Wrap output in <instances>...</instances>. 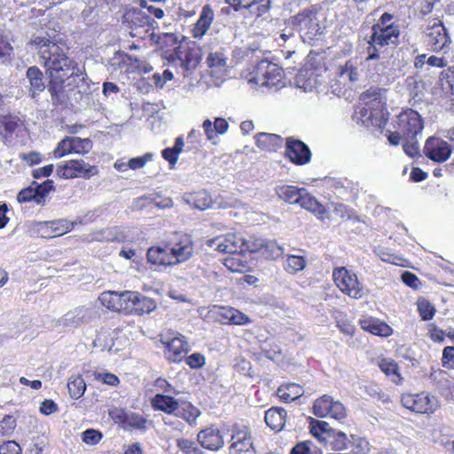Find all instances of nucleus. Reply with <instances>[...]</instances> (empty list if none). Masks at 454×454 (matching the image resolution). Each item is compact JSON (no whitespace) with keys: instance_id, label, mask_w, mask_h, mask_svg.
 <instances>
[{"instance_id":"obj_14","label":"nucleus","mask_w":454,"mask_h":454,"mask_svg":"<svg viewBox=\"0 0 454 454\" xmlns=\"http://www.w3.org/2000/svg\"><path fill=\"white\" fill-rule=\"evenodd\" d=\"M423 152L427 157L435 162H444L451 155V146L437 137H429L424 145Z\"/></svg>"},{"instance_id":"obj_58","label":"nucleus","mask_w":454,"mask_h":454,"mask_svg":"<svg viewBox=\"0 0 454 454\" xmlns=\"http://www.w3.org/2000/svg\"><path fill=\"white\" fill-rule=\"evenodd\" d=\"M17 121L14 118L9 116L0 117V134L12 133L17 128Z\"/></svg>"},{"instance_id":"obj_21","label":"nucleus","mask_w":454,"mask_h":454,"mask_svg":"<svg viewBox=\"0 0 454 454\" xmlns=\"http://www.w3.org/2000/svg\"><path fill=\"white\" fill-rule=\"evenodd\" d=\"M147 261L153 265L174 266L169 246H154L147 250Z\"/></svg>"},{"instance_id":"obj_22","label":"nucleus","mask_w":454,"mask_h":454,"mask_svg":"<svg viewBox=\"0 0 454 454\" xmlns=\"http://www.w3.org/2000/svg\"><path fill=\"white\" fill-rule=\"evenodd\" d=\"M378 58L379 55L373 51L370 52L364 61H359L357 59H350L341 68L340 76L344 79L348 78L350 82H356L360 78L359 66Z\"/></svg>"},{"instance_id":"obj_23","label":"nucleus","mask_w":454,"mask_h":454,"mask_svg":"<svg viewBox=\"0 0 454 454\" xmlns=\"http://www.w3.org/2000/svg\"><path fill=\"white\" fill-rule=\"evenodd\" d=\"M214 18L215 14L213 9L208 4L204 5L200 12V18L192 30V36L194 38H201L208 30Z\"/></svg>"},{"instance_id":"obj_36","label":"nucleus","mask_w":454,"mask_h":454,"mask_svg":"<svg viewBox=\"0 0 454 454\" xmlns=\"http://www.w3.org/2000/svg\"><path fill=\"white\" fill-rule=\"evenodd\" d=\"M177 416L184 419L190 426L197 424V419L200 416V411L190 403H184L178 408Z\"/></svg>"},{"instance_id":"obj_48","label":"nucleus","mask_w":454,"mask_h":454,"mask_svg":"<svg viewBox=\"0 0 454 454\" xmlns=\"http://www.w3.org/2000/svg\"><path fill=\"white\" fill-rule=\"evenodd\" d=\"M417 306L421 318L425 321L430 320L435 314L434 307L424 298L418 300Z\"/></svg>"},{"instance_id":"obj_59","label":"nucleus","mask_w":454,"mask_h":454,"mask_svg":"<svg viewBox=\"0 0 454 454\" xmlns=\"http://www.w3.org/2000/svg\"><path fill=\"white\" fill-rule=\"evenodd\" d=\"M262 351L266 357L271 360L275 359L281 353V349L277 343L267 341L262 346Z\"/></svg>"},{"instance_id":"obj_26","label":"nucleus","mask_w":454,"mask_h":454,"mask_svg":"<svg viewBox=\"0 0 454 454\" xmlns=\"http://www.w3.org/2000/svg\"><path fill=\"white\" fill-rule=\"evenodd\" d=\"M236 10L239 8L251 9L256 15L264 13L270 4V0H226Z\"/></svg>"},{"instance_id":"obj_28","label":"nucleus","mask_w":454,"mask_h":454,"mask_svg":"<svg viewBox=\"0 0 454 454\" xmlns=\"http://www.w3.org/2000/svg\"><path fill=\"white\" fill-rule=\"evenodd\" d=\"M27 78L29 82V91L33 98L45 89L43 74L37 67H30L27 70Z\"/></svg>"},{"instance_id":"obj_45","label":"nucleus","mask_w":454,"mask_h":454,"mask_svg":"<svg viewBox=\"0 0 454 454\" xmlns=\"http://www.w3.org/2000/svg\"><path fill=\"white\" fill-rule=\"evenodd\" d=\"M262 254L268 259L276 260L284 254V248L275 240H268L264 242Z\"/></svg>"},{"instance_id":"obj_5","label":"nucleus","mask_w":454,"mask_h":454,"mask_svg":"<svg viewBox=\"0 0 454 454\" xmlns=\"http://www.w3.org/2000/svg\"><path fill=\"white\" fill-rule=\"evenodd\" d=\"M254 73L248 82L258 86L278 88L282 83L283 70L275 63L262 60L254 67Z\"/></svg>"},{"instance_id":"obj_18","label":"nucleus","mask_w":454,"mask_h":454,"mask_svg":"<svg viewBox=\"0 0 454 454\" xmlns=\"http://www.w3.org/2000/svg\"><path fill=\"white\" fill-rule=\"evenodd\" d=\"M165 345V356L167 359L173 363L182 361L189 350V345L184 336L178 334L172 339L163 342Z\"/></svg>"},{"instance_id":"obj_31","label":"nucleus","mask_w":454,"mask_h":454,"mask_svg":"<svg viewBox=\"0 0 454 454\" xmlns=\"http://www.w3.org/2000/svg\"><path fill=\"white\" fill-rule=\"evenodd\" d=\"M275 192L280 200L289 204H296L300 198L301 188L294 185L280 184L276 186Z\"/></svg>"},{"instance_id":"obj_16","label":"nucleus","mask_w":454,"mask_h":454,"mask_svg":"<svg viewBox=\"0 0 454 454\" xmlns=\"http://www.w3.org/2000/svg\"><path fill=\"white\" fill-rule=\"evenodd\" d=\"M241 235L230 233L224 236H218L208 239L207 244L220 253L239 254L240 249Z\"/></svg>"},{"instance_id":"obj_38","label":"nucleus","mask_w":454,"mask_h":454,"mask_svg":"<svg viewBox=\"0 0 454 454\" xmlns=\"http://www.w3.org/2000/svg\"><path fill=\"white\" fill-rule=\"evenodd\" d=\"M306 265L307 261L303 255L290 254L284 262V269L290 274H295L304 270Z\"/></svg>"},{"instance_id":"obj_33","label":"nucleus","mask_w":454,"mask_h":454,"mask_svg":"<svg viewBox=\"0 0 454 454\" xmlns=\"http://www.w3.org/2000/svg\"><path fill=\"white\" fill-rule=\"evenodd\" d=\"M304 391L302 387L294 383H290L286 386H281L278 389V397L288 403L296 400L303 395Z\"/></svg>"},{"instance_id":"obj_24","label":"nucleus","mask_w":454,"mask_h":454,"mask_svg":"<svg viewBox=\"0 0 454 454\" xmlns=\"http://www.w3.org/2000/svg\"><path fill=\"white\" fill-rule=\"evenodd\" d=\"M207 64L211 68L212 75L219 78L223 77L227 74V58L222 51L212 52L207 59Z\"/></svg>"},{"instance_id":"obj_4","label":"nucleus","mask_w":454,"mask_h":454,"mask_svg":"<svg viewBox=\"0 0 454 454\" xmlns=\"http://www.w3.org/2000/svg\"><path fill=\"white\" fill-rule=\"evenodd\" d=\"M423 41L433 51H444L451 43L447 28L437 18L428 20L424 26Z\"/></svg>"},{"instance_id":"obj_15","label":"nucleus","mask_w":454,"mask_h":454,"mask_svg":"<svg viewBox=\"0 0 454 454\" xmlns=\"http://www.w3.org/2000/svg\"><path fill=\"white\" fill-rule=\"evenodd\" d=\"M109 415L115 423L121 424L124 429L144 430L146 428L147 420L135 412L114 408L109 411Z\"/></svg>"},{"instance_id":"obj_54","label":"nucleus","mask_w":454,"mask_h":454,"mask_svg":"<svg viewBox=\"0 0 454 454\" xmlns=\"http://www.w3.org/2000/svg\"><path fill=\"white\" fill-rule=\"evenodd\" d=\"M36 192V204H42L44 201V198L53 189V182L47 180L44 183L34 187Z\"/></svg>"},{"instance_id":"obj_3","label":"nucleus","mask_w":454,"mask_h":454,"mask_svg":"<svg viewBox=\"0 0 454 454\" xmlns=\"http://www.w3.org/2000/svg\"><path fill=\"white\" fill-rule=\"evenodd\" d=\"M325 22L324 14L316 11H304L291 20L293 27L298 31L301 40L309 44L324 33Z\"/></svg>"},{"instance_id":"obj_50","label":"nucleus","mask_w":454,"mask_h":454,"mask_svg":"<svg viewBox=\"0 0 454 454\" xmlns=\"http://www.w3.org/2000/svg\"><path fill=\"white\" fill-rule=\"evenodd\" d=\"M81 438L84 443L93 446L102 440L103 434L98 430L90 428L82 433Z\"/></svg>"},{"instance_id":"obj_44","label":"nucleus","mask_w":454,"mask_h":454,"mask_svg":"<svg viewBox=\"0 0 454 454\" xmlns=\"http://www.w3.org/2000/svg\"><path fill=\"white\" fill-rule=\"evenodd\" d=\"M72 145V153L85 154L92 148V142L89 138H81L78 137H70Z\"/></svg>"},{"instance_id":"obj_46","label":"nucleus","mask_w":454,"mask_h":454,"mask_svg":"<svg viewBox=\"0 0 454 454\" xmlns=\"http://www.w3.org/2000/svg\"><path fill=\"white\" fill-rule=\"evenodd\" d=\"M118 292L108 291L99 295L98 301L106 309L116 311V309H118Z\"/></svg>"},{"instance_id":"obj_52","label":"nucleus","mask_w":454,"mask_h":454,"mask_svg":"<svg viewBox=\"0 0 454 454\" xmlns=\"http://www.w3.org/2000/svg\"><path fill=\"white\" fill-rule=\"evenodd\" d=\"M72 153V145L70 137H67L59 142L57 147L53 151V156L56 159L62 158Z\"/></svg>"},{"instance_id":"obj_30","label":"nucleus","mask_w":454,"mask_h":454,"mask_svg":"<svg viewBox=\"0 0 454 454\" xmlns=\"http://www.w3.org/2000/svg\"><path fill=\"white\" fill-rule=\"evenodd\" d=\"M255 143L262 150L276 151L281 146L282 138L276 134L260 133L255 137Z\"/></svg>"},{"instance_id":"obj_6","label":"nucleus","mask_w":454,"mask_h":454,"mask_svg":"<svg viewBox=\"0 0 454 454\" xmlns=\"http://www.w3.org/2000/svg\"><path fill=\"white\" fill-rule=\"evenodd\" d=\"M333 277L336 286L345 294L354 299H361L365 291L357 276L344 267L333 270Z\"/></svg>"},{"instance_id":"obj_51","label":"nucleus","mask_w":454,"mask_h":454,"mask_svg":"<svg viewBox=\"0 0 454 454\" xmlns=\"http://www.w3.org/2000/svg\"><path fill=\"white\" fill-rule=\"evenodd\" d=\"M442 87L447 92H450L454 100V67L441 74Z\"/></svg>"},{"instance_id":"obj_40","label":"nucleus","mask_w":454,"mask_h":454,"mask_svg":"<svg viewBox=\"0 0 454 454\" xmlns=\"http://www.w3.org/2000/svg\"><path fill=\"white\" fill-rule=\"evenodd\" d=\"M240 249H239V254H245L247 252L248 253H255L258 251L262 252V249L264 246V240L255 238V237H248L247 239H245L241 236L240 240Z\"/></svg>"},{"instance_id":"obj_34","label":"nucleus","mask_w":454,"mask_h":454,"mask_svg":"<svg viewBox=\"0 0 454 454\" xmlns=\"http://www.w3.org/2000/svg\"><path fill=\"white\" fill-rule=\"evenodd\" d=\"M185 201L195 208L205 210L208 208L212 203L211 197L205 191L189 194L185 198Z\"/></svg>"},{"instance_id":"obj_56","label":"nucleus","mask_w":454,"mask_h":454,"mask_svg":"<svg viewBox=\"0 0 454 454\" xmlns=\"http://www.w3.org/2000/svg\"><path fill=\"white\" fill-rule=\"evenodd\" d=\"M346 416H347V411H346L344 405L340 402L334 401L333 399L332 407L329 411L328 417H331L337 420H341V419H345Z\"/></svg>"},{"instance_id":"obj_53","label":"nucleus","mask_w":454,"mask_h":454,"mask_svg":"<svg viewBox=\"0 0 454 454\" xmlns=\"http://www.w3.org/2000/svg\"><path fill=\"white\" fill-rule=\"evenodd\" d=\"M16 427V419L11 416L6 415L0 421V435L1 436H9L12 434L13 430Z\"/></svg>"},{"instance_id":"obj_61","label":"nucleus","mask_w":454,"mask_h":454,"mask_svg":"<svg viewBox=\"0 0 454 454\" xmlns=\"http://www.w3.org/2000/svg\"><path fill=\"white\" fill-rule=\"evenodd\" d=\"M20 203H25L34 200L36 202V192L34 187L30 186L21 190L17 197Z\"/></svg>"},{"instance_id":"obj_13","label":"nucleus","mask_w":454,"mask_h":454,"mask_svg":"<svg viewBox=\"0 0 454 454\" xmlns=\"http://www.w3.org/2000/svg\"><path fill=\"white\" fill-rule=\"evenodd\" d=\"M74 223L67 219L38 222L35 224L37 232L44 239L62 236L73 230Z\"/></svg>"},{"instance_id":"obj_60","label":"nucleus","mask_w":454,"mask_h":454,"mask_svg":"<svg viewBox=\"0 0 454 454\" xmlns=\"http://www.w3.org/2000/svg\"><path fill=\"white\" fill-rule=\"evenodd\" d=\"M202 129L205 132L207 139L212 142L214 145L217 144V136L215 129H214V122H212L209 119H207L202 123Z\"/></svg>"},{"instance_id":"obj_29","label":"nucleus","mask_w":454,"mask_h":454,"mask_svg":"<svg viewBox=\"0 0 454 454\" xmlns=\"http://www.w3.org/2000/svg\"><path fill=\"white\" fill-rule=\"evenodd\" d=\"M151 403L153 409L169 414L173 413L179 408V403L174 397L160 394L156 395L152 399Z\"/></svg>"},{"instance_id":"obj_27","label":"nucleus","mask_w":454,"mask_h":454,"mask_svg":"<svg viewBox=\"0 0 454 454\" xmlns=\"http://www.w3.org/2000/svg\"><path fill=\"white\" fill-rule=\"evenodd\" d=\"M378 366L381 372L388 377L392 382L399 384L402 381V376L399 372V366L392 358L379 357Z\"/></svg>"},{"instance_id":"obj_10","label":"nucleus","mask_w":454,"mask_h":454,"mask_svg":"<svg viewBox=\"0 0 454 454\" xmlns=\"http://www.w3.org/2000/svg\"><path fill=\"white\" fill-rule=\"evenodd\" d=\"M57 176L63 179H73L78 176L90 177L97 175L98 170L94 166L90 165L82 160H71L56 169Z\"/></svg>"},{"instance_id":"obj_57","label":"nucleus","mask_w":454,"mask_h":454,"mask_svg":"<svg viewBox=\"0 0 454 454\" xmlns=\"http://www.w3.org/2000/svg\"><path fill=\"white\" fill-rule=\"evenodd\" d=\"M365 392L372 397L380 400L382 403H388L389 396L382 392V390L375 384H369L364 387Z\"/></svg>"},{"instance_id":"obj_2","label":"nucleus","mask_w":454,"mask_h":454,"mask_svg":"<svg viewBox=\"0 0 454 454\" xmlns=\"http://www.w3.org/2000/svg\"><path fill=\"white\" fill-rule=\"evenodd\" d=\"M364 106L356 111V117L366 127L382 128L387 121L385 98L377 90H367L363 94Z\"/></svg>"},{"instance_id":"obj_42","label":"nucleus","mask_w":454,"mask_h":454,"mask_svg":"<svg viewBox=\"0 0 454 454\" xmlns=\"http://www.w3.org/2000/svg\"><path fill=\"white\" fill-rule=\"evenodd\" d=\"M327 441L330 442L332 450H345L348 449V440L346 434L342 432H333L328 435Z\"/></svg>"},{"instance_id":"obj_8","label":"nucleus","mask_w":454,"mask_h":454,"mask_svg":"<svg viewBox=\"0 0 454 454\" xmlns=\"http://www.w3.org/2000/svg\"><path fill=\"white\" fill-rule=\"evenodd\" d=\"M229 454H255L251 432L247 426H233Z\"/></svg>"},{"instance_id":"obj_41","label":"nucleus","mask_w":454,"mask_h":454,"mask_svg":"<svg viewBox=\"0 0 454 454\" xmlns=\"http://www.w3.org/2000/svg\"><path fill=\"white\" fill-rule=\"evenodd\" d=\"M309 429L312 435L322 442L327 441L328 435L331 434L329 432V425L325 421L311 419Z\"/></svg>"},{"instance_id":"obj_47","label":"nucleus","mask_w":454,"mask_h":454,"mask_svg":"<svg viewBox=\"0 0 454 454\" xmlns=\"http://www.w3.org/2000/svg\"><path fill=\"white\" fill-rule=\"evenodd\" d=\"M290 454H322L320 449L316 447L311 442L305 441L297 443L291 450Z\"/></svg>"},{"instance_id":"obj_25","label":"nucleus","mask_w":454,"mask_h":454,"mask_svg":"<svg viewBox=\"0 0 454 454\" xmlns=\"http://www.w3.org/2000/svg\"><path fill=\"white\" fill-rule=\"evenodd\" d=\"M264 420L272 430L278 432L286 424V411L282 408L272 407L265 412Z\"/></svg>"},{"instance_id":"obj_55","label":"nucleus","mask_w":454,"mask_h":454,"mask_svg":"<svg viewBox=\"0 0 454 454\" xmlns=\"http://www.w3.org/2000/svg\"><path fill=\"white\" fill-rule=\"evenodd\" d=\"M224 266L232 272H242L246 269V263L238 257H227L223 260Z\"/></svg>"},{"instance_id":"obj_17","label":"nucleus","mask_w":454,"mask_h":454,"mask_svg":"<svg viewBox=\"0 0 454 454\" xmlns=\"http://www.w3.org/2000/svg\"><path fill=\"white\" fill-rule=\"evenodd\" d=\"M286 155L297 165H304L311 159L309 147L303 142L293 138L286 140Z\"/></svg>"},{"instance_id":"obj_37","label":"nucleus","mask_w":454,"mask_h":454,"mask_svg":"<svg viewBox=\"0 0 454 454\" xmlns=\"http://www.w3.org/2000/svg\"><path fill=\"white\" fill-rule=\"evenodd\" d=\"M67 388L73 399H79L86 390V384L82 376H71L67 381Z\"/></svg>"},{"instance_id":"obj_39","label":"nucleus","mask_w":454,"mask_h":454,"mask_svg":"<svg viewBox=\"0 0 454 454\" xmlns=\"http://www.w3.org/2000/svg\"><path fill=\"white\" fill-rule=\"evenodd\" d=\"M333 397L324 395L314 402L313 412L317 417L325 418L329 415L332 407Z\"/></svg>"},{"instance_id":"obj_43","label":"nucleus","mask_w":454,"mask_h":454,"mask_svg":"<svg viewBox=\"0 0 454 454\" xmlns=\"http://www.w3.org/2000/svg\"><path fill=\"white\" fill-rule=\"evenodd\" d=\"M135 307L136 314L141 315L144 313H150L156 309V302L153 299L144 296L138 293Z\"/></svg>"},{"instance_id":"obj_12","label":"nucleus","mask_w":454,"mask_h":454,"mask_svg":"<svg viewBox=\"0 0 454 454\" xmlns=\"http://www.w3.org/2000/svg\"><path fill=\"white\" fill-rule=\"evenodd\" d=\"M174 265L188 261L194 254V243L191 236H177L169 245Z\"/></svg>"},{"instance_id":"obj_62","label":"nucleus","mask_w":454,"mask_h":454,"mask_svg":"<svg viewBox=\"0 0 454 454\" xmlns=\"http://www.w3.org/2000/svg\"><path fill=\"white\" fill-rule=\"evenodd\" d=\"M233 309L234 308L231 307H219L215 312L217 320L222 324H230L233 316Z\"/></svg>"},{"instance_id":"obj_49","label":"nucleus","mask_w":454,"mask_h":454,"mask_svg":"<svg viewBox=\"0 0 454 454\" xmlns=\"http://www.w3.org/2000/svg\"><path fill=\"white\" fill-rule=\"evenodd\" d=\"M176 442L182 454H196L200 450L196 442L190 439L181 437L176 439Z\"/></svg>"},{"instance_id":"obj_9","label":"nucleus","mask_w":454,"mask_h":454,"mask_svg":"<svg viewBox=\"0 0 454 454\" xmlns=\"http://www.w3.org/2000/svg\"><path fill=\"white\" fill-rule=\"evenodd\" d=\"M395 128L403 132L404 139H414L423 129V122L418 112L406 109L397 115Z\"/></svg>"},{"instance_id":"obj_7","label":"nucleus","mask_w":454,"mask_h":454,"mask_svg":"<svg viewBox=\"0 0 454 454\" xmlns=\"http://www.w3.org/2000/svg\"><path fill=\"white\" fill-rule=\"evenodd\" d=\"M401 402L406 409L420 414H432L440 407L438 398L425 392L417 395L404 394Z\"/></svg>"},{"instance_id":"obj_1","label":"nucleus","mask_w":454,"mask_h":454,"mask_svg":"<svg viewBox=\"0 0 454 454\" xmlns=\"http://www.w3.org/2000/svg\"><path fill=\"white\" fill-rule=\"evenodd\" d=\"M30 45L39 51L41 59L49 75V90L52 98L63 100L80 81L84 80V73L78 64L68 58L54 36L35 35Z\"/></svg>"},{"instance_id":"obj_35","label":"nucleus","mask_w":454,"mask_h":454,"mask_svg":"<svg viewBox=\"0 0 454 454\" xmlns=\"http://www.w3.org/2000/svg\"><path fill=\"white\" fill-rule=\"evenodd\" d=\"M299 197L301 198H299L296 204L300 205L301 207L311 212L323 213V207L321 204H319L318 201L304 188H301Z\"/></svg>"},{"instance_id":"obj_19","label":"nucleus","mask_w":454,"mask_h":454,"mask_svg":"<svg viewBox=\"0 0 454 454\" xmlns=\"http://www.w3.org/2000/svg\"><path fill=\"white\" fill-rule=\"evenodd\" d=\"M197 439L203 448L210 450H218L224 444L220 430L215 427H207L201 430L198 434Z\"/></svg>"},{"instance_id":"obj_32","label":"nucleus","mask_w":454,"mask_h":454,"mask_svg":"<svg viewBox=\"0 0 454 454\" xmlns=\"http://www.w3.org/2000/svg\"><path fill=\"white\" fill-rule=\"evenodd\" d=\"M126 19L130 21L132 26L136 28L150 27L153 21L149 14L142 9H132L126 14Z\"/></svg>"},{"instance_id":"obj_20","label":"nucleus","mask_w":454,"mask_h":454,"mask_svg":"<svg viewBox=\"0 0 454 454\" xmlns=\"http://www.w3.org/2000/svg\"><path fill=\"white\" fill-rule=\"evenodd\" d=\"M361 328L373 335L388 337L392 335L393 329L384 321L375 317H365L359 320Z\"/></svg>"},{"instance_id":"obj_64","label":"nucleus","mask_w":454,"mask_h":454,"mask_svg":"<svg viewBox=\"0 0 454 454\" xmlns=\"http://www.w3.org/2000/svg\"><path fill=\"white\" fill-rule=\"evenodd\" d=\"M442 365L449 369L454 368V347H446L442 352Z\"/></svg>"},{"instance_id":"obj_63","label":"nucleus","mask_w":454,"mask_h":454,"mask_svg":"<svg viewBox=\"0 0 454 454\" xmlns=\"http://www.w3.org/2000/svg\"><path fill=\"white\" fill-rule=\"evenodd\" d=\"M0 454H21V448L15 441H7L0 446Z\"/></svg>"},{"instance_id":"obj_11","label":"nucleus","mask_w":454,"mask_h":454,"mask_svg":"<svg viewBox=\"0 0 454 454\" xmlns=\"http://www.w3.org/2000/svg\"><path fill=\"white\" fill-rule=\"evenodd\" d=\"M372 30L369 43L374 51H377L378 47L395 45L398 43L400 30L397 26L373 25Z\"/></svg>"}]
</instances>
